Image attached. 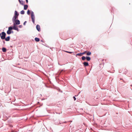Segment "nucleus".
Masks as SVG:
<instances>
[{
    "label": "nucleus",
    "mask_w": 132,
    "mask_h": 132,
    "mask_svg": "<svg viewBox=\"0 0 132 132\" xmlns=\"http://www.w3.org/2000/svg\"><path fill=\"white\" fill-rule=\"evenodd\" d=\"M24 2L22 1V2H21L20 3L22 5H24Z\"/></svg>",
    "instance_id": "19"
},
{
    "label": "nucleus",
    "mask_w": 132,
    "mask_h": 132,
    "mask_svg": "<svg viewBox=\"0 0 132 132\" xmlns=\"http://www.w3.org/2000/svg\"><path fill=\"white\" fill-rule=\"evenodd\" d=\"M86 59L87 61H89L91 59L90 57L89 56H87L86 57Z\"/></svg>",
    "instance_id": "11"
},
{
    "label": "nucleus",
    "mask_w": 132,
    "mask_h": 132,
    "mask_svg": "<svg viewBox=\"0 0 132 132\" xmlns=\"http://www.w3.org/2000/svg\"><path fill=\"white\" fill-rule=\"evenodd\" d=\"M26 3L27 4L28 3V0H26Z\"/></svg>",
    "instance_id": "29"
},
{
    "label": "nucleus",
    "mask_w": 132,
    "mask_h": 132,
    "mask_svg": "<svg viewBox=\"0 0 132 132\" xmlns=\"http://www.w3.org/2000/svg\"><path fill=\"white\" fill-rule=\"evenodd\" d=\"M19 15V14L18 13L17 11H15L14 12V15L18 16Z\"/></svg>",
    "instance_id": "9"
},
{
    "label": "nucleus",
    "mask_w": 132,
    "mask_h": 132,
    "mask_svg": "<svg viewBox=\"0 0 132 132\" xmlns=\"http://www.w3.org/2000/svg\"><path fill=\"white\" fill-rule=\"evenodd\" d=\"M1 35H2V33H0V37H1Z\"/></svg>",
    "instance_id": "31"
},
{
    "label": "nucleus",
    "mask_w": 132,
    "mask_h": 132,
    "mask_svg": "<svg viewBox=\"0 0 132 132\" xmlns=\"http://www.w3.org/2000/svg\"><path fill=\"white\" fill-rule=\"evenodd\" d=\"M44 100L43 99H42V100Z\"/></svg>",
    "instance_id": "36"
},
{
    "label": "nucleus",
    "mask_w": 132,
    "mask_h": 132,
    "mask_svg": "<svg viewBox=\"0 0 132 132\" xmlns=\"http://www.w3.org/2000/svg\"><path fill=\"white\" fill-rule=\"evenodd\" d=\"M36 28L37 30L38 31H40V27L39 25L38 24L36 26Z\"/></svg>",
    "instance_id": "6"
},
{
    "label": "nucleus",
    "mask_w": 132,
    "mask_h": 132,
    "mask_svg": "<svg viewBox=\"0 0 132 132\" xmlns=\"http://www.w3.org/2000/svg\"><path fill=\"white\" fill-rule=\"evenodd\" d=\"M2 50L3 52H6V49L5 48L3 47L2 48Z\"/></svg>",
    "instance_id": "8"
},
{
    "label": "nucleus",
    "mask_w": 132,
    "mask_h": 132,
    "mask_svg": "<svg viewBox=\"0 0 132 132\" xmlns=\"http://www.w3.org/2000/svg\"><path fill=\"white\" fill-rule=\"evenodd\" d=\"M73 98L74 99V100L75 101L76 100V97H75V96H74L73 97Z\"/></svg>",
    "instance_id": "25"
},
{
    "label": "nucleus",
    "mask_w": 132,
    "mask_h": 132,
    "mask_svg": "<svg viewBox=\"0 0 132 132\" xmlns=\"http://www.w3.org/2000/svg\"><path fill=\"white\" fill-rule=\"evenodd\" d=\"M35 40L37 42H39L40 40L39 38L37 37H35Z\"/></svg>",
    "instance_id": "12"
},
{
    "label": "nucleus",
    "mask_w": 132,
    "mask_h": 132,
    "mask_svg": "<svg viewBox=\"0 0 132 132\" xmlns=\"http://www.w3.org/2000/svg\"><path fill=\"white\" fill-rule=\"evenodd\" d=\"M20 14H24V11L23 10H22L20 12Z\"/></svg>",
    "instance_id": "16"
},
{
    "label": "nucleus",
    "mask_w": 132,
    "mask_h": 132,
    "mask_svg": "<svg viewBox=\"0 0 132 132\" xmlns=\"http://www.w3.org/2000/svg\"><path fill=\"white\" fill-rule=\"evenodd\" d=\"M83 64L85 67L89 65L88 63L87 62H84Z\"/></svg>",
    "instance_id": "7"
},
{
    "label": "nucleus",
    "mask_w": 132,
    "mask_h": 132,
    "mask_svg": "<svg viewBox=\"0 0 132 132\" xmlns=\"http://www.w3.org/2000/svg\"><path fill=\"white\" fill-rule=\"evenodd\" d=\"M67 122L66 121H65L64 122V123H66Z\"/></svg>",
    "instance_id": "33"
},
{
    "label": "nucleus",
    "mask_w": 132,
    "mask_h": 132,
    "mask_svg": "<svg viewBox=\"0 0 132 132\" xmlns=\"http://www.w3.org/2000/svg\"><path fill=\"white\" fill-rule=\"evenodd\" d=\"M64 51L66 52H67V53H69L70 54H71L73 52H69V51Z\"/></svg>",
    "instance_id": "21"
},
{
    "label": "nucleus",
    "mask_w": 132,
    "mask_h": 132,
    "mask_svg": "<svg viewBox=\"0 0 132 132\" xmlns=\"http://www.w3.org/2000/svg\"><path fill=\"white\" fill-rule=\"evenodd\" d=\"M7 33L8 35H10L11 34V31L8 30L7 31Z\"/></svg>",
    "instance_id": "18"
},
{
    "label": "nucleus",
    "mask_w": 132,
    "mask_h": 132,
    "mask_svg": "<svg viewBox=\"0 0 132 132\" xmlns=\"http://www.w3.org/2000/svg\"><path fill=\"white\" fill-rule=\"evenodd\" d=\"M11 33H13V31H12V30L11 31Z\"/></svg>",
    "instance_id": "30"
},
{
    "label": "nucleus",
    "mask_w": 132,
    "mask_h": 132,
    "mask_svg": "<svg viewBox=\"0 0 132 132\" xmlns=\"http://www.w3.org/2000/svg\"><path fill=\"white\" fill-rule=\"evenodd\" d=\"M28 6L27 5H24V10H26L27 9Z\"/></svg>",
    "instance_id": "10"
},
{
    "label": "nucleus",
    "mask_w": 132,
    "mask_h": 132,
    "mask_svg": "<svg viewBox=\"0 0 132 132\" xmlns=\"http://www.w3.org/2000/svg\"><path fill=\"white\" fill-rule=\"evenodd\" d=\"M22 27V26L21 25H20L19 26V28H21Z\"/></svg>",
    "instance_id": "26"
},
{
    "label": "nucleus",
    "mask_w": 132,
    "mask_h": 132,
    "mask_svg": "<svg viewBox=\"0 0 132 132\" xmlns=\"http://www.w3.org/2000/svg\"><path fill=\"white\" fill-rule=\"evenodd\" d=\"M60 124H61V123L60 122Z\"/></svg>",
    "instance_id": "34"
},
{
    "label": "nucleus",
    "mask_w": 132,
    "mask_h": 132,
    "mask_svg": "<svg viewBox=\"0 0 132 132\" xmlns=\"http://www.w3.org/2000/svg\"><path fill=\"white\" fill-rule=\"evenodd\" d=\"M82 54L81 53H78L76 54V56L77 57L78 55L79 56H81L82 55Z\"/></svg>",
    "instance_id": "14"
},
{
    "label": "nucleus",
    "mask_w": 132,
    "mask_h": 132,
    "mask_svg": "<svg viewBox=\"0 0 132 132\" xmlns=\"http://www.w3.org/2000/svg\"><path fill=\"white\" fill-rule=\"evenodd\" d=\"M2 42L3 43V45H4L5 44V40H3Z\"/></svg>",
    "instance_id": "23"
},
{
    "label": "nucleus",
    "mask_w": 132,
    "mask_h": 132,
    "mask_svg": "<svg viewBox=\"0 0 132 132\" xmlns=\"http://www.w3.org/2000/svg\"><path fill=\"white\" fill-rule=\"evenodd\" d=\"M14 26L13 27V29L16 30L18 31H19L18 28L17 27L16 25H13Z\"/></svg>",
    "instance_id": "5"
},
{
    "label": "nucleus",
    "mask_w": 132,
    "mask_h": 132,
    "mask_svg": "<svg viewBox=\"0 0 132 132\" xmlns=\"http://www.w3.org/2000/svg\"><path fill=\"white\" fill-rule=\"evenodd\" d=\"M44 100L43 99H42V100Z\"/></svg>",
    "instance_id": "35"
},
{
    "label": "nucleus",
    "mask_w": 132,
    "mask_h": 132,
    "mask_svg": "<svg viewBox=\"0 0 132 132\" xmlns=\"http://www.w3.org/2000/svg\"><path fill=\"white\" fill-rule=\"evenodd\" d=\"M91 54V52H88L86 54L88 56H89V55H90Z\"/></svg>",
    "instance_id": "15"
},
{
    "label": "nucleus",
    "mask_w": 132,
    "mask_h": 132,
    "mask_svg": "<svg viewBox=\"0 0 132 132\" xmlns=\"http://www.w3.org/2000/svg\"><path fill=\"white\" fill-rule=\"evenodd\" d=\"M87 52V51H85L82 53H81V54H82V55L85 54Z\"/></svg>",
    "instance_id": "22"
},
{
    "label": "nucleus",
    "mask_w": 132,
    "mask_h": 132,
    "mask_svg": "<svg viewBox=\"0 0 132 132\" xmlns=\"http://www.w3.org/2000/svg\"><path fill=\"white\" fill-rule=\"evenodd\" d=\"M27 14L28 15H30V11L29 10H28L27 11Z\"/></svg>",
    "instance_id": "20"
},
{
    "label": "nucleus",
    "mask_w": 132,
    "mask_h": 132,
    "mask_svg": "<svg viewBox=\"0 0 132 132\" xmlns=\"http://www.w3.org/2000/svg\"><path fill=\"white\" fill-rule=\"evenodd\" d=\"M10 127H13V126L12 125H9Z\"/></svg>",
    "instance_id": "27"
},
{
    "label": "nucleus",
    "mask_w": 132,
    "mask_h": 132,
    "mask_svg": "<svg viewBox=\"0 0 132 132\" xmlns=\"http://www.w3.org/2000/svg\"><path fill=\"white\" fill-rule=\"evenodd\" d=\"M31 18L32 20V21L34 24L35 23V18L34 14V12L32 11H31Z\"/></svg>",
    "instance_id": "2"
},
{
    "label": "nucleus",
    "mask_w": 132,
    "mask_h": 132,
    "mask_svg": "<svg viewBox=\"0 0 132 132\" xmlns=\"http://www.w3.org/2000/svg\"><path fill=\"white\" fill-rule=\"evenodd\" d=\"M20 24V21L18 20L17 19L15 20L14 22H13V25H18Z\"/></svg>",
    "instance_id": "3"
},
{
    "label": "nucleus",
    "mask_w": 132,
    "mask_h": 132,
    "mask_svg": "<svg viewBox=\"0 0 132 132\" xmlns=\"http://www.w3.org/2000/svg\"><path fill=\"white\" fill-rule=\"evenodd\" d=\"M40 41L41 42H43V41L42 40H41Z\"/></svg>",
    "instance_id": "32"
},
{
    "label": "nucleus",
    "mask_w": 132,
    "mask_h": 132,
    "mask_svg": "<svg viewBox=\"0 0 132 132\" xmlns=\"http://www.w3.org/2000/svg\"><path fill=\"white\" fill-rule=\"evenodd\" d=\"M18 16L14 15L12 19V21L13 22H14L15 20H17L16 19L18 18Z\"/></svg>",
    "instance_id": "4"
},
{
    "label": "nucleus",
    "mask_w": 132,
    "mask_h": 132,
    "mask_svg": "<svg viewBox=\"0 0 132 132\" xmlns=\"http://www.w3.org/2000/svg\"><path fill=\"white\" fill-rule=\"evenodd\" d=\"M19 3H20L21 2H22V0H18Z\"/></svg>",
    "instance_id": "28"
},
{
    "label": "nucleus",
    "mask_w": 132,
    "mask_h": 132,
    "mask_svg": "<svg viewBox=\"0 0 132 132\" xmlns=\"http://www.w3.org/2000/svg\"><path fill=\"white\" fill-rule=\"evenodd\" d=\"M26 23H27L26 21H24L23 24V25L24 26H25L26 25Z\"/></svg>",
    "instance_id": "24"
},
{
    "label": "nucleus",
    "mask_w": 132,
    "mask_h": 132,
    "mask_svg": "<svg viewBox=\"0 0 132 132\" xmlns=\"http://www.w3.org/2000/svg\"><path fill=\"white\" fill-rule=\"evenodd\" d=\"M6 34L3 31L2 32L1 39L2 40L5 39L6 41H8L10 40V37L9 36L6 37Z\"/></svg>",
    "instance_id": "1"
},
{
    "label": "nucleus",
    "mask_w": 132,
    "mask_h": 132,
    "mask_svg": "<svg viewBox=\"0 0 132 132\" xmlns=\"http://www.w3.org/2000/svg\"><path fill=\"white\" fill-rule=\"evenodd\" d=\"M86 59V57L85 56H82L81 57V59L82 60H85Z\"/></svg>",
    "instance_id": "17"
},
{
    "label": "nucleus",
    "mask_w": 132,
    "mask_h": 132,
    "mask_svg": "<svg viewBox=\"0 0 132 132\" xmlns=\"http://www.w3.org/2000/svg\"><path fill=\"white\" fill-rule=\"evenodd\" d=\"M12 29H13V27L10 26L9 27L8 30L11 31Z\"/></svg>",
    "instance_id": "13"
}]
</instances>
